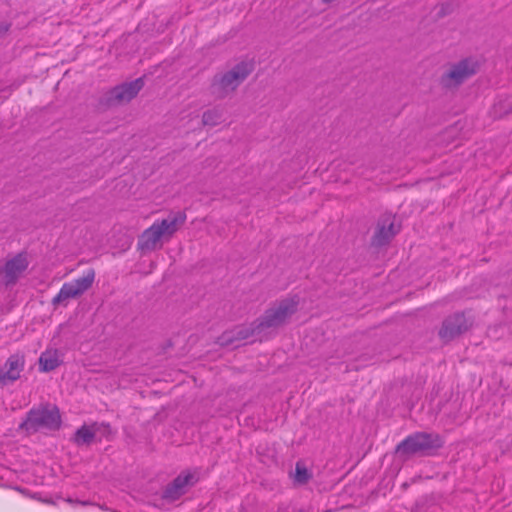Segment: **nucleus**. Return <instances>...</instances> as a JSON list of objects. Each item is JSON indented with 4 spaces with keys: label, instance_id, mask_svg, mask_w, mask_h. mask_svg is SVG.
<instances>
[{
    "label": "nucleus",
    "instance_id": "nucleus-1",
    "mask_svg": "<svg viewBox=\"0 0 512 512\" xmlns=\"http://www.w3.org/2000/svg\"><path fill=\"white\" fill-rule=\"evenodd\" d=\"M185 220L184 213H177L162 221H156L142 233L138 243L139 248L142 251H151L161 247L162 240L170 239Z\"/></svg>",
    "mask_w": 512,
    "mask_h": 512
},
{
    "label": "nucleus",
    "instance_id": "nucleus-2",
    "mask_svg": "<svg viewBox=\"0 0 512 512\" xmlns=\"http://www.w3.org/2000/svg\"><path fill=\"white\" fill-rule=\"evenodd\" d=\"M60 423L61 417L58 408L48 405L32 409L20 427L30 434L40 429H58Z\"/></svg>",
    "mask_w": 512,
    "mask_h": 512
},
{
    "label": "nucleus",
    "instance_id": "nucleus-3",
    "mask_svg": "<svg viewBox=\"0 0 512 512\" xmlns=\"http://www.w3.org/2000/svg\"><path fill=\"white\" fill-rule=\"evenodd\" d=\"M441 445L437 435L427 433H416L403 440L396 449V452L404 457L415 454H427Z\"/></svg>",
    "mask_w": 512,
    "mask_h": 512
},
{
    "label": "nucleus",
    "instance_id": "nucleus-4",
    "mask_svg": "<svg viewBox=\"0 0 512 512\" xmlns=\"http://www.w3.org/2000/svg\"><path fill=\"white\" fill-rule=\"evenodd\" d=\"M95 273L93 270H88L82 277L64 283L59 293L54 297L53 303H61L70 298H76L87 291L93 284Z\"/></svg>",
    "mask_w": 512,
    "mask_h": 512
},
{
    "label": "nucleus",
    "instance_id": "nucleus-5",
    "mask_svg": "<svg viewBox=\"0 0 512 512\" xmlns=\"http://www.w3.org/2000/svg\"><path fill=\"white\" fill-rule=\"evenodd\" d=\"M297 304L298 302L295 298L281 301L277 307L266 311L259 327H276L282 324L296 311Z\"/></svg>",
    "mask_w": 512,
    "mask_h": 512
},
{
    "label": "nucleus",
    "instance_id": "nucleus-6",
    "mask_svg": "<svg viewBox=\"0 0 512 512\" xmlns=\"http://www.w3.org/2000/svg\"><path fill=\"white\" fill-rule=\"evenodd\" d=\"M252 70V63L241 62L231 71L224 74L218 81L217 85L224 91H232L249 75Z\"/></svg>",
    "mask_w": 512,
    "mask_h": 512
},
{
    "label": "nucleus",
    "instance_id": "nucleus-7",
    "mask_svg": "<svg viewBox=\"0 0 512 512\" xmlns=\"http://www.w3.org/2000/svg\"><path fill=\"white\" fill-rule=\"evenodd\" d=\"M25 366V358L22 354L11 355L0 368V385L5 386L15 382Z\"/></svg>",
    "mask_w": 512,
    "mask_h": 512
},
{
    "label": "nucleus",
    "instance_id": "nucleus-8",
    "mask_svg": "<svg viewBox=\"0 0 512 512\" xmlns=\"http://www.w3.org/2000/svg\"><path fill=\"white\" fill-rule=\"evenodd\" d=\"M197 481L195 474L191 472H184L177 476L171 484H169L163 497L167 500L174 501L179 499L186 493L188 487L192 486Z\"/></svg>",
    "mask_w": 512,
    "mask_h": 512
},
{
    "label": "nucleus",
    "instance_id": "nucleus-9",
    "mask_svg": "<svg viewBox=\"0 0 512 512\" xmlns=\"http://www.w3.org/2000/svg\"><path fill=\"white\" fill-rule=\"evenodd\" d=\"M480 63L474 57L461 60L459 63L450 67V83H461L474 75L479 69Z\"/></svg>",
    "mask_w": 512,
    "mask_h": 512
},
{
    "label": "nucleus",
    "instance_id": "nucleus-10",
    "mask_svg": "<svg viewBox=\"0 0 512 512\" xmlns=\"http://www.w3.org/2000/svg\"><path fill=\"white\" fill-rule=\"evenodd\" d=\"M28 266L27 257L24 254H18L8 260L3 269L4 281L7 285L13 284L22 275Z\"/></svg>",
    "mask_w": 512,
    "mask_h": 512
},
{
    "label": "nucleus",
    "instance_id": "nucleus-11",
    "mask_svg": "<svg viewBox=\"0 0 512 512\" xmlns=\"http://www.w3.org/2000/svg\"><path fill=\"white\" fill-rule=\"evenodd\" d=\"M143 87V80L136 79L133 82L120 85L113 89L111 98L118 102H127L134 98Z\"/></svg>",
    "mask_w": 512,
    "mask_h": 512
},
{
    "label": "nucleus",
    "instance_id": "nucleus-12",
    "mask_svg": "<svg viewBox=\"0 0 512 512\" xmlns=\"http://www.w3.org/2000/svg\"><path fill=\"white\" fill-rule=\"evenodd\" d=\"M62 360L57 349H47L39 358V369L42 372H49L56 369Z\"/></svg>",
    "mask_w": 512,
    "mask_h": 512
},
{
    "label": "nucleus",
    "instance_id": "nucleus-13",
    "mask_svg": "<svg viewBox=\"0 0 512 512\" xmlns=\"http://www.w3.org/2000/svg\"><path fill=\"white\" fill-rule=\"evenodd\" d=\"M399 231V228L394 225L390 219L387 220V225L383 223L379 226L375 236H374V244L376 245H384L387 243L392 237H394Z\"/></svg>",
    "mask_w": 512,
    "mask_h": 512
},
{
    "label": "nucleus",
    "instance_id": "nucleus-14",
    "mask_svg": "<svg viewBox=\"0 0 512 512\" xmlns=\"http://www.w3.org/2000/svg\"><path fill=\"white\" fill-rule=\"evenodd\" d=\"M95 435L94 428L92 426H83L77 430L75 434V441L78 444L89 443Z\"/></svg>",
    "mask_w": 512,
    "mask_h": 512
},
{
    "label": "nucleus",
    "instance_id": "nucleus-15",
    "mask_svg": "<svg viewBox=\"0 0 512 512\" xmlns=\"http://www.w3.org/2000/svg\"><path fill=\"white\" fill-rule=\"evenodd\" d=\"M311 477L310 472L301 462H298L295 467L294 482L297 484H305Z\"/></svg>",
    "mask_w": 512,
    "mask_h": 512
},
{
    "label": "nucleus",
    "instance_id": "nucleus-16",
    "mask_svg": "<svg viewBox=\"0 0 512 512\" xmlns=\"http://www.w3.org/2000/svg\"><path fill=\"white\" fill-rule=\"evenodd\" d=\"M222 118V113L218 109H214L204 113L202 122L204 125L215 126L222 122Z\"/></svg>",
    "mask_w": 512,
    "mask_h": 512
},
{
    "label": "nucleus",
    "instance_id": "nucleus-17",
    "mask_svg": "<svg viewBox=\"0 0 512 512\" xmlns=\"http://www.w3.org/2000/svg\"><path fill=\"white\" fill-rule=\"evenodd\" d=\"M453 322L457 324V327L452 326V323L450 322V336L453 334H458L463 331H465L468 328V325L466 324L465 317L462 314H457L453 318Z\"/></svg>",
    "mask_w": 512,
    "mask_h": 512
},
{
    "label": "nucleus",
    "instance_id": "nucleus-18",
    "mask_svg": "<svg viewBox=\"0 0 512 512\" xmlns=\"http://www.w3.org/2000/svg\"><path fill=\"white\" fill-rule=\"evenodd\" d=\"M440 335H441V336H444V335H445V329H444V328H442V329L440 330Z\"/></svg>",
    "mask_w": 512,
    "mask_h": 512
},
{
    "label": "nucleus",
    "instance_id": "nucleus-19",
    "mask_svg": "<svg viewBox=\"0 0 512 512\" xmlns=\"http://www.w3.org/2000/svg\"><path fill=\"white\" fill-rule=\"evenodd\" d=\"M264 328H265V327H261V326L259 327V325H258V326H257V329H259V330H258V333H261V330H263Z\"/></svg>",
    "mask_w": 512,
    "mask_h": 512
}]
</instances>
